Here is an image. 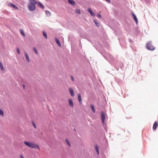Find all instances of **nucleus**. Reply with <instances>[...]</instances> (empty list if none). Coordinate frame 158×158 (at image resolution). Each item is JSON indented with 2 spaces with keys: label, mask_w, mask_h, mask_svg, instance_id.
Returning a JSON list of instances; mask_svg holds the SVG:
<instances>
[{
  "label": "nucleus",
  "mask_w": 158,
  "mask_h": 158,
  "mask_svg": "<svg viewBox=\"0 0 158 158\" xmlns=\"http://www.w3.org/2000/svg\"><path fill=\"white\" fill-rule=\"evenodd\" d=\"M97 44L96 46H95L94 44H93L94 46L97 50L107 60L106 57V56L107 55V53L106 52L103 50V46L102 45L101 43H97ZM95 45H96V43H95Z\"/></svg>",
  "instance_id": "obj_1"
},
{
  "label": "nucleus",
  "mask_w": 158,
  "mask_h": 158,
  "mask_svg": "<svg viewBox=\"0 0 158 158\" xmlns=\"http://www.w3.org/2000/svg\"><path fill=\"white\" fill-rule=\"evenodd\" d=\"M24 144L27 146H28L30 148H35L40 150V147L37 144L31 142H28L27 141H24Z\"/></svg>",
  "instance_id": "obj_2"
},
{
  "label": "nucleus",
  "mask_w": 158,
  "mask_h": 158,
  "mask_svg": "<svg viewBox=\"0 0 158 158\" xmlns=\"http://www.w3.org/2000/svg\"><path fill=\"white\" fill-rule=\"evenodd\" d=\"M146 48L148 50L153 51L155 50L156 48L152 45V41H151L148 42L146 44Z\"/></svg>",
  "instance_id": "obj_3"
},
{
  "label": "nucleus",
  "mask_w": 158,
  "mask_h": 158,
  "mask_svg": "<svg viewBox=\"0 0 158 158\" xmlns=\"http://www.w3.org/2000/svg\"><path fill=\"white\" fill-rule=\"evenodd\" d=\"M101 115L102 123L104 125L105 124V120L106 118V115L105 113L103 111H101Z\"/></svg>",
  "instance_id": "obj_4"
},
{
  "label": "nucleus",
  "mask_w": 158,
  "mask_h": 158,
  "mask_svg": "<svg viewBox=\"0 0 158 158\" xmlns=\"http://www.w3.org/2000/svg\"><path fill=\"white\" fill-rule=\"evenodd\" d=\"M28 8L29 10L31 11H34L36 9L35 6L29 4H28Z\"/></svg>",
  "instance_id": "obj_5"
},
{
  "label": "nucleus",
  "mask_w": 158,
  "mask_h": 158,
  "mask_svg": "<svg viewBox=\"0 0 158 158\" xmlns=\"http://www.w3.org/2000/svg\"><path fill=\"white\" fill-rule=\"evenodd\" d=\"M131 15L134 19V20L135 22H136L137 24H138V20L137 18L136 15H135L133 12H131Z\"/></svg>",
  "instance_id": "obj_6"
},
{
  "label": "nucleus",
  "mask_w": 158,
  "mask_h": 158,
  "mask_svg": "<svg viewBox=\"0 0 158 158\" xmlns=\"http://www.w3.org/2000/svg\"><path fill=\"white\" fill-rule=\"evenodd\" d=\"M8 6L11 7L16 10L19 9V8L15 4L12 3H9L8 4Z\"/></svg>",
  "instance_id": "obj_7"
},
{
  "label": "nucleus",
  "mask_w": 158,
  "mask_h": 158,
  "mask_svg": "<svg viewBox=\"0 0 158 158\" xmlns=\"http://www.w3.org/2000/svg\"><path fill=\"white\" fill-rule=\"evenodd\" d=\"M88 11L91 16L94 17H95V13L91 9L88 8Z\"/></svg>",
  "instance_id": "obj_8"
},
{
  "label": "nucleus",
  "mask_w": 158,
  "mask_h": 158,
  "mask_svg": "<svg viewBox=\"0 0 158 158\" xmlns=\"http://www.w3.org/2000/svg\"><path fill=\"white\" fill-rule=\"evenodd\" d=\"M78 99V101L80 104H82V100L81 97V94L78 93L77 95Z\"/></svg>",
  "instance_id": "obj_9"
},
{
  "label": "nucleus",
  "mask_w": 158,
  "mask_h": 158,
  "mask_svg": "<svg viewBox=\"0 0 158 158\" xmlns=\"http://www.w3.org/2000/svg\"><path fill=\"white\" fill-rule=\"evenodd\" d=\"M158 126V122L157 121L155 122L153 126V129L156 130Z\"/></svg>",
  "instance_id": "obj_10"
},
{
  "label": "nucleus",
  "mask_w": 158,
  "mask_h": 158,
  "mask_svg": "<svg viewBox=\"0 0 158 158\" xmlns=\"http://www.w3.org/2000/svg\"><path fill=\"white\" fill-rule=\"evenodd\" d=\"M29 2V4L35 6V4H37V2L35 0H30Z\"/></svg>",
  "instance_id": "obj_11"
},
{
  "label": "nucleus",
  "mask_w": 158,
  "mask_h": 158,
  "mask_svg": "<svg viewBox=\"0 0 158 158\" xmlns=\"http://www.w3.org/2000/svg\"><path fill=\"white\" fill-rule=\"evenodd\" d=\"M37 4L42 9H44V6L43 4L40 2H37Z\"/></svg>",
  "instance_id": "obj_12"
},
{
  "label": "nucleus",
  "mask_w": 158,
  "mask_h": 158,
  "mask_svg": "<svg viewBox=\"0 0 158 158\" xmlns=\"http://www.w3.org/2000/svg\"><path fill=\"white\" fill-rule=\"evenodd\" d=\"M55 41L56 43L57 44L58 46L59 47H60L61 46L60 42L59 39L57 38H56L55 39Z\"/></svg>",
  "instance_id": "obj_13"
},
{
  "label": "nucleus",
  "mask_w": 158,
  "mask_h": 158,
  "mask_svg": "<svg viewBox=\"0 0 158 158\" xmlns=\"http://www.w3.org/2000/svg\"><path fill=\"white\" fill-rule=\"evenodd\" d=\"M69 90L71 96L73 97L74 96V93L73 89L71 88H69Z\"/></svg>",
  "instance_id": "obj_14"
},
{
  "label": "nucleus",
  "mask_w": 158,
  "mask_h": 158,
  "mask_svg": "<svg viewBox=\"0 0 158 158\" xmlns=\"http://www.w3.org/2000/svg\"><path fill=\"white\" fill-rule=\"evenodd\" d=\"M68 3L71 5L75 6L76 2L74 0H68Z\"/></svg>",
  "instance_id": "obj_15"
},
{
  "label": "nucleus",
  "mask_w": 158,
  "mask_h": 158,
  "mask_svg": "<svg viewBox=\"0 0 158 158\" xmlns=\"http://www.w3.org/2000/svg\"><path fill=\"white\" fill-rule=\"evenodd\" d=\"M69 104L70 106L71 107H73L74 106L73 101L71 99H69Z\"/></svg>",
  "instance_id": "obj_16"
},
{
  "label": "nucleus",
  "mask_w": 158,
  "mask_h": 158,
  "mask_svg": "<svg viewBox=\"0 0 158 158\" xmlns=\"http://www.w3.org/2000/svg\"><path fill=\"white\" fill-rule=\"evenodd\" d=\"M95 150L97 152V153L98 155H99V148L98 147L97 144H96L95 146Z\"/></svg>",
  "instance_id": "obj_17"
},
{
  "label": "nucleus",
  "mask_w": 158,
  "mask_h": 158,
  "mask_svg": "<svg viewBox=\"0 0 158 158\" xmlns=\"http://www.w3.org/2000/svg\"><path fill=\"white\" fill-rule=\"evenodd\" d=\"M25 56L27 61L28 63H29L30 62V60L28 54L27 53H25Z\"/></svg>",
  "instance_id": "obj_18"
},
{
  "label": "nucleus",
  "mask_w": 158,
  "mask_h": 158,
  "mask_svg": "<svg viewBox=\"0 0 158 158\" xmlns=\"http://www.w3.org/2000/svg\"><path fill=\"white\" fill-rule=\"evenodd\" d=\"M90 107L91 109L93 112L94 113L95 112V110L94 106L93 104H90Z\"/></svg>",
  "instance_id": "obj_19"
},
{
  "label": "nucleus",
  "mask_w": 158,
  "mask_h": 158,
  "mask_svg": "<svg viewBox=\"0 0 158 158\" xmlns=\"http://www.w3.org/2000/svg\"><path fill=\"white\" fill-rule=\"evenodd\" d=\"M0 69L2 71H4L5 70L3 65L1 61H0Z\"/></svg>",
  "instance_id": "obj_20"
},
{
  "label": "nucleus",
  "mask_w": 158,
  "mask_h": 158,
  "mask_svg": "<svg viewBox=\"0 0 158 158\" xmlns=\"http://www.w3.org/2000/svg\"><path fill=\"white\" fill-rule=\"evenodd\" d=\"M43 34L44 37H45V39H47L48 38V36L47 33L45 31H43Z\"/></svg>",
  "instance_id": "obj_21"
},
{
  "label": "nucleus",
  "mask_w": 158,
  "mask_h": 158,
  "mask_svg": "<svg viewBox=\"0 0 158 158\" xmlns=\"http://www.w3.org/2000/svg\"><path fill=\"white\" fill-rule=\"evenodd\" d=\"M20 34L22 35L23 36H26V35L24 33V30L23 29H20Z\"/></svg>",
  "instance_id": "obj_22"
},
{
  "label": "nucleus",
  "mask_w": 158,
  "mask_h": 158,
  "mask_svg": "<svg viewBox=\"0 0 158 158\" xmlns=\"http://www.w3.org/2000/svg\"><path fill=\"white\" fill-rule=\"evenodd\" d=\"M65 141L66 143L68 144V145L69 147H71V145L70 143V142L69 140L68 139H65Z\"/></svg>",
  "instance_id": "obj_23"
},
{
  "label": "nucleus",
  "mask_w": 158,
  "mask_h": 158,
  "mask_svg": "<svg viewBox=\"0 0 158 158\" xmlns=\"http://www.w3.org/2000/svg\"><path fill=\"white\" fill-rule=\"evenodd\" d=\"M93 21L95 25L97 27H99L100 26V24L96 20L94 19L93 20Z\"/></svg>",
  "instance_id": "obj_24"
},
{
  "label": "nucleus",
  "mask_w": 158,
  "mask_h": 158,
  "mask_svg": "<svg viewBox=\"0 0 158 158\" xmlns=\"http://www.w3.org/2000/svg\"><path fill=\"white\" fill-rule=\"evenodd\" d=\"M46 15L48 16H50L51 15V12L47 10H46L45 11Z\"/></svg>",
  "instance_id": "obj_25"
},
{
  "label": "nucleus",
  "mask_w": 158,
  "mask_h": 158,
  "mask_svg": "<svg viewBox=\"0 0 158 158\" xmlns=\"http://www.w3.org/2000/svg\"><path fill=\"white\" fill-rule=\"evenodd\" d=\"M75 12L78 14H80L81 13V10L79 9H76Z\"/></svg>",
  "instance_id": "obj_26"
},
{
  "label": "nucleus",
  "mask_w": 158,
  "mask_h": 158,
  "mask_svg": "<svg viewBox=\"0 0 158 158\" xmlns=\"http://www.w3.org/2000/svg\"><path fill=\"white\" fill-rule=\"evenodd\" d=\"M109 57L112 62L114 60V58L112 55H110Z\"/></svg>",
  "instance_id": "obj_27"
},
{
  "label": "nucleus",
  "mask_w": 158,
  "mask_h": 158,
  "mask_svg": "<svg viewBox=\"0 0 158 158\" xmlns=\"http://www.w3.org/2000/svg\"><path fill=\"white\" fill-rule=\"evenodd\" d=\"M0 114L2 116H4V112L3 110L2 109L0 110Z\"/></svg>",
  "instance_id": "obj_28"
},
{
  "label": "nucleus",
  "mask_w": 158,
  "mask_h": 158,
  "mask_svg": "<svg viewBox=\"0 0 158 158\" xmlns=\"http://www.w3.org/2000/svg\"><path fill=\"white\" fill-rule=\"evenodd\" d=\"M33 50L35 52V53L36 54H38V51H37V50L36 49V48L35 47H34L33 48Z\"/></svg>",
  "instance_id": "obj_29"
},
{
  "label": "nucleus",
  "mask_w": 158,
  "mask_h": 158,
  "mask_svg": "<svg viewBox=\"0 0 158 158\" xmlns=\"http://www.w3.org/2000/svg\"><path fill=\"white\" fill-rule=\"evenodd\" d=\"M32 123L34 128H36V125L33 121H32Z\"/></svg>",
  "instance_id": "obj_30"
},
{
  "label": "nucleus",
  "mask_w": 158,
  "mask_h": 158,
  "mask_svg": "<svg viewBox=\"0 0 158 158\" xmlns=\"http://www.w3.org/2000/svg\"><path fill=\"white\" fill-rule=\"evenodd\" d=\"M73 37V35H72L71 34L69 35L68 36L69 40L72 41V40L71 39V37Z\"/></svg>",
  "instance_id": "obj_31"
},
{
  "label": "nucleus",
  "mask_w": 158,
  "mask_h": 158,
  "mask_svg": "<svg viewBox=\"0 0 158 158\" xmlns=\"http://www.w3.org/2000/svg\"><path fill=\"white\" fill-rule=\"evenodd\" d=\"M70 77L71 78V80L73 81H74V78L73 75H71Z\"/></svg>",
  "instance_id": "obj_32"
},
{
  "label": "nucleus",
  "mask_w": 158,
  "mask_h": 158,
  "mask_svg": "<svg viewBox=\"0 0 158 158\" xmlns=\"http://www.w3.org/2000/svg\"><path fill=\"white\" fill-rule=\"evenodd\" d=\"M17 50L18 53L19 55L20 54V49L19 48H17Z\"/></svg>",
  "instance_id": "obj_33"
},
{
  "label": "nucleus",
  "mask_w": 158,
  "mask_h": 158,
  "mask_svg": "<svg viewBox=\"0 0 158 158\" xmlns=\"http://www.w3.org/2000/svg\"><path fill=\"white\" fill-rule=\"evenodd\" d=\"M97 17H98V18H102V16L101 15L99 14V13H98L97 15Z\"/></svg>",
  "instance_id": "obj_34"
},
{
  "label": "nucleus",
  "mask_w": 158,
  "mask_h": 158,
  "mask_svg": "<svg viewBox=\"0 0 158 158\" xmlns=\"http://www.w3.org/2000/svg\"><path fill=\"white\" fill-rule=\"evenodd\" d=\"M114 66V68L116 69L118 71L119 69V68L118 67H117L115 65Z\"/></svg>",
  "instance_id": "obj_35"
},
{
  "label": "nucleus",
  "mask_w": 158,
  "mask_h": 158,
  "mask_svg": "<svg viewBox=\"0 0 158 158\" xmlns=\"http://www.w3.org/2000/svg\"><path fill=\"white\" fill-rule=\"evenodd\" d=\"M79 46L80 48H81V47H82V45H81V41H80V43H79Z\"/></svg>",
  "instance_id": "obj_36"
},
{
  "label": "nucleus",
  "mask_w": 158,
  "mask_h": 158,
  "mask_svg": "<svg viewBox=\"0 0 158 158\" xmlns=\"http://www.w3.org/2000/svg\"><path fill=\"white\" fill-rule=\"evenodd\" d=\"M129 40L130 41V42L131 43H132V42H133V41L131 39H129Z\"/></svg>",
  "instance_id": "obj_37"
},
{
  "label": "nucleus",
  "mask_w": 158,
  "mask_h": 158,
  "mask_svg": "<svg viewBox=\"0 0 158 158\" xmlns=\"http://www.w3.org/2000/svg\"><path fill=\"white\" fill-rule=\"evenodd\" d=\"M107 2L109 3H110L111 2L110 0H105Z\"/></svg>",
  "instance_id": "obj_38"
},
{
  "label": "nucleus",
  "mask_w": 158,
  "mask_h": 158,
  "mask_svg": "<svg viewBox=\"0 0 158 158\" xmlns=\"http://www.w3.org/2000/svg\"><path fill=\"white\" fill-rule=\"evenodd\" d=\"M20 158H24L23 155L20 154Z\"/></svg>",
  "instance_id": "obj_39"
},
{
  "label": "nucleus",
  "mask_w": 158,
  "mask_h": 158,
  "mask_svg": "<svg viewBox=\"0 0 158 158\" xmlns=\"http://www.w3.org/2000/svg\"><path fill=\"white\" fill-rule=\"evenodd\" d=\"M23 89H25V85L24 84H23Z\"/></svg>",
  "instance_id": "obj_40"
},
{
  "label": "nucleus",
  "mask_w": 158,
  "mask_h": 158,
  "mask_svg": "<svg viewBox=\"0 0 158 158\" xmlns=\"http://www.w3.org/2000/svg\"><path fill=\"white\" fill-rule=\"evenodd\" d=\"M87 40L90 42L91 41V40L90 39H87Z\"/></svg>",
  "instance_id": "obj_41"
},
{
  "label": "nucleus",
  "mask_w": 158,
  "mask_h": 158,
  "mask_svg": "<svg viewBox=\"0 0 158 158\" xmlns=\"http://www.w3.org/2000/svg\"><path fill=\"white\" fill-rule=\"evenodd\" d=\"M73 130H74V131H76V129H75V128H74V129H73Z\"/></svg>",
  "instance_id": "obj_42"
},
{
  "label": "nucleus",
  "mask_w": 158,
  "mask_h": 158,
  "mask_svg": "<svg viewBox=\"0 0 158 158\" xmlns=\"http://www.w3.org/2000/svg\"><path fill=\"white\" fill-rule=\"evenodd\" d=\"M106 47V48H109L108 45V47Z\"/></svg>",
  "instance_id": "obj_43"
},
{
  "label": "nucleus",
  "mask_w": 158,
  "mask_h": 158,
  "mask_svg": "<svg viewBox=\"0 0 158 158\" xmlns=\"http://www.w3.org/2000/svg\"><path fill=\"white\" fill-rule=\"evenodd\" d=\"M104 129H105V130H107L106 128H105V127H104Z\"/></svg>",
  "instance_id": "obj_44"
},
{
  "label": "nucleus",
  "mask_w": 158,
  "mask_h": 158,
  "mask_svg": "<svg viewBox=\"0 0 158 158\" xmlns=\"http://www.w3.org/2000/svg\"><path fill=\"white\" fill-rule=\"evenodd\" d=\"M120 68L121 69H122V67H121V66H120Z\"/></svg>",
  "instance_id": "obj_45"
},
{
  "label": "nucleus",
  "mask_w": 158,
  "mask_h": 158,
  "mask_svg": "<svg viewBox=\"0 0 158 158\" xmlns=\"http://www.w3.org/2000/svg\"><path fill=\"white\" fill-rule=\"evenodd\" d=\"M18 60L19 61V58H18Z\"/></svg>",
  "instance_id": "obj_46"
}]
</instances>
